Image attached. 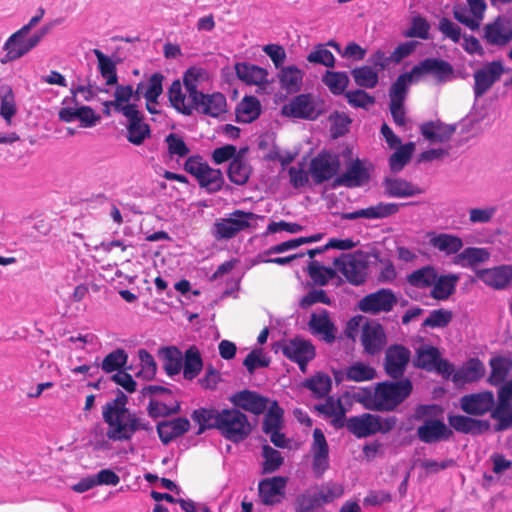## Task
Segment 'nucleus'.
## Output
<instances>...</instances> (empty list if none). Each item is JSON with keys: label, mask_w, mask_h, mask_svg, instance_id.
I'll return each mask as SVG.
<instances>
[{"label": "nucleus", "mask_w": 512, "mask_h": 512, "mask_svg": "<svg viewBox=\"0 0 512 512\" xmlns=\"http://www.w3.org/2000/svg\"><path fill=\"white\" fill-rule=\"evenodd\" d=\"M315 410L325 418H330V423L335 429L345 426L346 409L340 398L328 396L324 403L315 406Z\"/></svg>", "instance_id": "28"}, {"label": "nucleus", "mask_w": 512, "mask_h": 512, "mask_svg": "<svg viewBox=\"0 0 512 512\" xmlns=\"http://www.w3.org/2000/svg\"><path fill=\"white\" fill-rule=\"evenodd\" d=\"M308 326L313 335L320 336L326 343H333L335 341L336 328L327 310L322 309L317 313H312Z\"/></svg>", "instance_id": "26"}, {"label": "nucleus", "mask_w": 512, "mask_h": 512, "mask_svg": "<svg viewBox=\"0 0 512 512\" xmlns=\"http://www.w3.org/2000/svg\"><path fill=\"white\" fill-rule=\"evenodd\" d=\"M128 360V354L124 349H116L105 356L101 368L106 373H112L123 368Z\"/></svg>", "instance_id": "62"}, {"label": "nucleus", "mask_w": 512, "mask_h": 512, "mask_svg": "<svg viewBox=\"0 0 512 512\" xmlns=\"http://www.w3.org/2000/svg\"><path fill=\"white\" fill-rule=\"evenodd\" d=\"M503 73L504 67L501 61L488 62L476 70L473 74L475 97L480 98L486 94L500 80Z\"/></svg>", "instance_id": "14"}, {"label": "nucleus", "mask_w": 512, "mask_h": 512, "mask_svg": "<svg viewBox=\"0 0 512 512\" xmlns=\"http://www.w3.org/2000/svg\"><path fill=\"white\" fill-rule=\"evenodd\" d=\"M457 258L458 262H462L463 266H474L488 261L490 253L484 248L468 247L459 253Z\"/></svg>", "instance_id": "59"}, {"label": "nucleus", "mask_w": 512, "mask_h": 512, "mask_svg": "<svg viewBox=\"0 0 512 512\" xmlns=\"http://www.w3.org/2000/svg\"><path fill=\"white\" fill-rule=\"evenodd\" d=\"M484 38L494 46H505L512 39V20L505 16L497 17L484 28Z\"/></svg>", "instance_id": "20"}, {"label": "nucleus", "mask_w": 512, "mask_h": 512, "mask_svg": "<svg viewBox=\"0 0 512 512\" xmlns=\"http://www.w3.org/2000/svg\"><path fill=\"white\" fill-rule=\"evenodd\" d=\"M319 507H321V505L313 488L298 495L294 503L296 512H315Z\"/></svg>", "instance_id": "64"}, {"label": "nucleus", "mask_w": 512, "mask_h": 512, "mask_svg": "<svg viewBox=\"0 0 512 512\" xmlns=\"http://www.w3.org/2000/svg\"><path fill=\"white\" fill-rule=\"evenodd\" d=\"M281 111L286 117L315 120L324 112V108L322 101L308 93L293 97L283 105Z\"/></svg>", "instance_id": "5"}, {"label": "nucleus", "mask_w": 512, "mask_h": 512, "mask_svg": "<svg viewBox=\"0 0 512 512\" xmlns=\"http://www.w3.org/2000/svg\"><path fill=\"white\" fill-rule=\"evenodd\" d=\"M191 417L199 425L198 435L207 429H217L225 439L238 443L245 440L252 431L247 416L236 408H199L193 411Z\"/></svg>", "instance_id": "1"}, {"label": "nucleus", "mask_w": 512, "mask_h": 512, "mask_svg": "<svg viewBox=\"0 0 512 512\" xmlns=\"http://www.w3.org/2000/svg\"><path fill=\"white\" fill-rule=\"evenodd\" d=\"M345 379L354 382L370 381L376 378L377 371L374 367L361 361H356L346 367Z\"/></svg>", "instance_id": "45"}, {"label": "nucleus", "mask_w": 512, "mask_h": 512, "mask_svg": "<svg viewBox=\"0 0 512 512\" xmlns=\"http://www.w3.org/2000/svg\"><path fill=\"white\" fill-rule=\"evenodd\" d=\"M495 397L492 391L471 393L460 398V408L468 415L482 416L492 412Z\"/></svg>", "instance_id": "17"}, {"label": "nucleus", "mask_w": 512, "mask_h": 512, "mask_svg": "<svg viewBox=\"0 0 512 512\" xmlns=\"http://www.w3.org/2000/svg\"><path fill=\"white\" fill-rule=\"evenodd\" d=\"M413 82H418L412 74V71L403 73L398 76L395 82L391 85L389 90L390 102H403L405 101L408 86Z\"/></svg>", "instance_id": "48"}, {"label": "nucleus", "mask_w": 512, "mask_h": 512, "mask_svg": "<svg viewBox=\"0 0 512 512\" xmlns=\"http://www.w3.org/2000/svg\"><path fill=\"white\" fill-rule=\"evenodd\" d=\"M412 391L413 384L408 378L384 381L378 383L374 392H369L362 402L368 410L391 412L402 404L411 395Z\"/></svg>", "instance_id": "3"}, {"label": "nucleus", "mask_w": 512, "mask_h": 512, "mask_svg": "<svg viewBox=\"0 0 512 512\" xmlns=\"http://www.w3.org/2000/svg\"><path fill=\"white\" fill-rule=\"evenodd\" d=\"M491 418L496 421L495 431H504L512 427V380L499 388Z\"/></svg>", "instance_id": "10"}, {"label": "nucleus", "mask_w": 512, "mask_h": 512, "mask_svg": "<svg viewBox=\"0 0 512 512\" xmlns=\"http://www.w3.org/2000/svg\"><path fill=\"white\" fill-rule=\"evenodd\" d=\"M312 471L316 478H321L329 468V448L324 433L316 428L313 431Z\"/></svg>", "instance_id": "22"}, {"label": "nucleus", "mask_w": 512, "mask_h": 512, "mask_svg": "<svg viewBox=\"0 0 512 512\" xmlns=\"http://www.w3.org/2000/svg\"><path fill=\"white\" fill-rule=\"evenodd\" d=\"M340 169V160L338 156L329 152H320L311 159L309 165V174L316 185H320L334 178Z\"/></svg>", "instance_id": "12"}, {"label": "nucleus", "mask_w": 512, "mask_h": 512, "mask_svg": "<svg viewBox=\"0 0 512 512\" xmlns=\"http://www.w3.org/2000/svg\"><path fill=\"white\" fill-rule=\"evenodd\" d=\"M134 90L131 85H116L114 100L104 102V107H112L115 112L122 115H131L137 111V105L129 103L133 99Z\"/></svg>", "instance_id": "29"}, {"label": "nucleus", "mask_w": 512, "mask_h": 512, "mask_svg": "<svg viewBox=\"0 0 512 512\" xmlns=\"http://www.w3.org/2000/svg\"><path fill=\"white\" fill-rule=\"evenodd\" d=\"M235 72L237 77L247 84L260 85L268 83L267 70L259 66L247 63H237L235 65Z\"/></svg>", "instance_id": "38"}, {"label": "nucleus", "mask_w": 512, "mask_h": 512, "mask_svg": "<svg viewBox=\"0 0 512 512\" xmlns=\"http://www.w3.org/2000/svg\"><path fill=\"white\" fill-rule=\"evenodd\" d=\"M386 333L382 325L376 321H366L361 328V344L364 352L374 356L386 345Z\"/></svg>", "instance_id": "16"}, {"label": "nucleus", "mask_w": 512, "mask_h": 512, "mask_svg": "<svg viewBox=\"0 0 512 512\" xmlns=\"http://www.w3.org/2000/svg\"><path fill=\"white\" fill-rule=\"evenodd\" d=\"M368 179L369 173L367 169L363 166V163L357 159L347 167V170L342 175L334 178L332 187H360L368 181Z\"/></svg>", "instance_id": "25"}, {"label": "nucleus", "mask_w": 512, "mask_h": 512, "mask_svg": "<svg viewBox=\"0 0 512 512\" xmlns=\"http://www.w3.org/2000/svg\"><path fill=\"white\" fill-rule=\"evenodd\" d=\"M409 203H384L379 202L374 206H370L364 209H359L354 212H346L341 214L343 220H355L358 218L365 219H383L391 215L396 214L399 211L400 206L408 205Z\"/></svg>", "instance_id": "23"}, {"label": "nucleus", "mask_w": 512, "mask_h": 512, "mask_svg": "<svg viewBox=\"0 0 512 512\" xmlns=\"http://www.w3.org/2000/svg\"><path fill=\"white\" fill-rule=\"evenodd\" d=\"M274 349L276 352L280 349L286 358L297 363L303 373L306 372L307 364L315 357V347L310 341L301 338L280 342Z\"/></svg>", "instance_id": "9"}, {"label": "nucleus", "mask_w": 512, "mask_h": 512, "mask_svg": "<svg viewBox=\"0 0 512 512\" xmlns=\"http://www.w3.org/2000/svg\"><path fill=\"white\" fill-rule=\"evenodd\" d=\"M193 110L209 115L211 117H218L226 112V98L221 93L204 94L201 93L197 96L196 101H192Z\"/></svg>", "instance_id": "27"}, {"label": "nucleus", "mask_w": 512, "mask_h": 512, "mask_svg": "<svg viewBox=\"0 0 512 512\" xmlns=\"http://www.w3.org/2000/svg\"><path fill=\"white\" fill-rule=\"evenodd\" d=\"M253 212L235 210L230 218L217 221L213 227V235L217 240L231 239L239 232L250 227V221L258 219Z\"/></svg>", "instance_id": "7"}, {"label": "nucleus", "mask_w": 512, "mask_h": 512, "mask_svg": "<svg viewBox=\"0 0 512 512\" xmlns=\"http://www.w3.org/2000/svg\"><path fill=\"white\" fill-rule=\"evenodd\" d=\"M320 505H325L340 498L344 494V488L338 483L327 482L320 486L313 487Z\"/></svg>", "instance_id": "54"}, {"label": "nucleus", "mask_w": 512, "mask_h": 512, "mask_svg": "<svg viewBox=\"0 0 512 512\" xmlns=\"http://www.w3.org/2000/svg\"><path fill=\"white\" fill-rule=\"evenodd\" d=\"M203 368V360L196 346L189 347L183 355V376L186 380L195 379Z\"/></svg>", "instance_id": "41"}, {"label": "nucleus", "mask_w": 512, "mask_h": 512, "mask_svg": "<svg viewBox=\"0 0 512 512\" xmlns=\"http://www.w3.org/2000/svg\"><path fill=\"white\" fill-rule=\"evenodd\" d=\"M334 266L343 274L347 281L353 285H361L367 276V261L363 252L357 251L342 254L333 262Z\"/></svg>", "instance_id": "6"}, {"label": "nucleus", "mask_w": 512, "mask_h": 512, "mask_svg": "<svg viewBox=\"0 0 512 512\" xmlns=\"http://www.w3.org/2000/svg\"><path fill=\"white\" fill-rule=\"evenodd\" d=\"M416 368L428 372L436 371L439 374L449 376L453 372V366L440 357L439 350L430 345H423L416 350L413 361Z\"/></svg>", "instance_id": "11"}, {"label": "nucleus", "mask_w": 512, "mask_h": 512, "mask_svg": "<svg viewBox=\"0 0 512 512\" xmlns=\"http://www.w3.org/2000/svg\"><path fill=\"white\" fill-rule=\"evenodd\" d=\"M437 271L433 266H425L413 271L407 276V281L411 286L417 288L431 287L435 282Z\"/></svg>", "instance_id": "51"}, {"label": "nucleus", "mask_w": 512, "mask_h": 512, "mask_svg": "<svg viewBox=\"0 0 512 512\" xmlns=\"http://www.w3.org/2000/svg\"><path fill=\"white\" fill-rule=\"evenodd\" d=\"M454 125L444 124L441 121H429L420 126L422 136L430 142H446L455 133Z\"/></svg>", "instance_id": "34"}, {"label": "nucleus", "mask_w": 512, "mask_h": 512, "mask_svg": "<svg viewBox=\"0 0 512 512\" xmlns=\"http://www.w3.org/2000/svg\"><path fill=\"white\" fill-rule=\"evenodd\" d=\"M485 368L479 359H471L454 375L455 381L474 382L483 377Z\"/></svg>", "instance_id": "52"}, {"label": "nucleus", "mask_w": 512, "mask_h": 512, "mask_svg": "<svg viewBox=\"0 0 512 512\" xmlns=\"http://www.w3.org/2000/svg\"><path fill=\"white\" fill-rule=\"evenodd\" d=\"M251 174V168L244 159L237 155L230 162L228 168V177L230 181L236 185H244L247 183Z\"/></svg>", "instance_id": "49"}, {"label": "nucleus", "mask_w": 512, "mask_h": 512, "mask_svg": "<svg viewBox=\"0 0 512 512\" xmlns=\"http://www.w3.org/2000/svg\"><path fill=\"white\" fill-rule=\"evenodd\" d=\"M459 277L455 274L436 276L435 282L432 284L431 297L436 300H447L456 289Z\"/></svg>", "instance_id": "40"}, {"label": "nucleus", "mask_w": 512, "mask_h": 512, "mask_svg": "<svg viewBox=\"0 0 512 512\" xmlns=\"http://www.w3.org/2000/svg\"><path fill=\"white\" fill-rule=\"evenodd\" d=\"M491 373L488 382L492 386H502L507 383V378L512 370V360L507 357L497 356L490 359Z\"/></svg>", "instance_id": "37"}, {"label": "nucleus", "mask_w": 512, "mask_h": 512, "mask_svg": "<svg viewBox=\"0 0 512 512\" xmlns=\"http://www.w3.org/2000/svg\"><path fill=\"white\" fill-rule=\"evenodd\" d=\"M411 359L410 350L401 345L393 344L385 351L384 370L392 379H403V375Z\"/></svg>", "instance_id": "13"}, {"label": "nucleus", "mask_w": 512, "mask_h": 512, "mask_svg": "<svg viewBox=\"0 0 512 512\" xmlns=\"http://www.w3.org/2000/svg\"><path fill=\"white\" fill-rule=\"evenodd\" d=\"M268 411L264 417L262 430L269 433L271 430H280L283 418V409L278 405L277 401H270Z\"/></svg>", "instance_id": "55"}, {"label": "nucleus", "mask_w": 512, "mask_h": 512, "mask_svg": "<svg viewBox=\"0 0 512 512\" xmlns=\"http://www.w3.org/2000/svg\"><path fill=\"white\" fill-rule=\"evenodd\" d=\"M411 71L417 81L431 76L436 84H444L455 77L453 66L440 58H426L414 65Z\"/></svg>", "instance_id": "8"}, {"label": "nucleus", "mask_w": 512, "mask_h": 512, "mask_svg": "<svg viewBox=\"0 0 512 512\" xmlns=\"http://www.w3.org/2000/svg\"><path fill=\"white\" fill-rule=\"evenodd\" d=\"M448 421L454 430L464 434L479 435L490 428V423L487 420H480L464 415L449 416Z\"/></svg>", "instance_id": "31"}, {"label": "nucleus", "mask_w": 512, "mask_h": 512, "mask_svg": "<svg viewBox=\"0 0 512 512\" xmlns=\"http://www.w3.org/2000/svg\"><path fill=\"white\" fill-rule=\"evenodd\" d=\"M308 274L315 284L324 286L335 277L336 272L332 268L324 267L318 261H311L308 265Z\"/></svg>", "instance_id": "63"}, {"label": "nucleus", "mask_w": 512, "mask_h": 512, "mask_svg": "<svg viewBox=\"0 0 512 512\" xmlns=\"http://www.w3.org/2000/svg\"><path fill=\"white\" fill-rule=\"evenodd\" d=\"M190 428V422L187 418H176L171 421H163L158 423L157 432L160 440L164 444H168L173 439L182 436Z\"/></svg>", "instance_id": "35"}, {"label": "nucleus", "mask_w": 512, "mask_h": 512, "mask_svg": "<svg viewBox=\"0 0 512 512\" xmlns=\"http://www.w3.org/2000/svg\"><path fill=\"white\" fill-rule=\"evenodd\" d=\"M303 72L296 66L282 67L279 72L281 87L288 92H298L301 89Z\"/></svg>", "instance_id": "44"}, {"label": "nucleus", "mask_w": 512, "mask_h": 512, "mask_svg": "<svg viewBox=\"0 0 512 512\" xmlns=\"http://www.w3.org/2000/svg\"><path fill=\"white\" fill-rule=\"evenodd\" d=\"M237 113L243 122L253 121L260 114V102L253 96L245 97L238 105Z\"/></svg>", "instance_id": "60"}, {"label": "nucleus", "mask_w": 512, "mask_h": 512, "mask_svg": "<svg viewBox=\"0 0 512 512\" xmlns=\"http://www.w3.org/2000/svg\"><path fill=\"white\" fill-rule=\"evenodd\" d=\"M303 387L309 389L315 398L326 397L332 388L331 378L322 372L317 373L303 382Z\"/></svg>", "instance_id": "46"}, {"label": "nucleus", "mask_w": 512, "mask_h": 512, "mask_svg": "<svg viewBox=\"0 0 512 512\" xmlns=\"http://www.w3.org/2000/svg\"><path fill=\"white\" fill-rule=\"evenodd\" d=\"M127 118V139L134 145H141L145 139L150 137V127L143 121V115L139 110L131 115H125Z\"/></svg>", "instance_id": "33"}, {"label": "nucleus", "mask_w": 512, "mask_h": 512, "mask_svg": "<svg viewBox=\"0 0 512 512\" xmlns=\"http://www.w3.org/2000/svg\"><path fill=\"white\" fill-rule=\"evenodd\" d=\"M168 97L171 105L179 112L185 115H191L193 103L190 102V94L183 93L182 84L179 80L172 82L168 89Z\"/></svg>", "instance_id": "39"}, {"label": "nucleus", "mask_w": 512, "mask_h": 512, "mask_svg": "<svg viewBox=\"0 0 512 512\" xmlns=\"http://www.w3.org/2000/svg\"><path fill=\"white\" fill-rule=\"evenodd\" d=\"M355 83L364 88H374L379 80L378 72L371 66H362L351 71Z\"/></svg>", "instance_id": "56"}, {"label": "nucleus", "mask_w": 512, "mask_h": 512, "mask_svg": "<svg viewBox=\"0 0 512 512\" xmlns=\"http://www.w3.org/2000/svg\"><path fill=\"white\" fill-rule=\"evenodd\" d=\"M98 60V68L107 85H115L118 82L116 64L99 49L93 50Z\"/></svg>", "instance_id": "53"}, {"label": "nucleus", "mask_w": 512, "mask_h": 512, "mask_svg": "<svg viewBox=\"0 0 512 512\" xmlns=\"http://www.w3.org/2000/svg\"><path fill=\"white\" fill-rule=\"evenodd\" d=\"M322 81L334 95H340L347 88L349 77L346 72L326 71Z\"/></svg>", "instance_id": "57"}, {"label": "nucleus", "mask_w": 512, "mask_h": 512, "mask_svg": "<svg viewBox=\"0 0 512 512\" xmlns=\"http://www.w3.org/2000/svg\"><path fill=\"white\" fill-rule=\"evenodd\" d=\"M397 304V298L392 290L382 288L376 292L363 297L358 304L362 312L378 314L381 312H390Z\"/></svg>", "instance_id": "15"}, {"label": "nucleus", "mask_w": 512, "mask_h": 512, "mask_svg": "<svg viewBox=\"0 0 512 512\" xmlns=\"http://www.w3.org/2000/svg\"><path fill=\"white\" fill-rule=\"evenodd\" d=\"M28 34L29 32L20 28L6 40L3 46V50L6 54L1 59L2 64L17 60L34 49Z\"/></svg>", "instance_id": "18"}, {"label": "nucleus", "mask_w": 512, "mask_h": 512, "mask_svg": "<svg viewBox=\"0 0 512 512\" xmlns=\"http://www.w3.org/2000/svg\"><path fill=\"white\" fill-rule=\"evenodd\" d=\"M16 113L17 105L14 91L10 85L2 84L0 86V116L10 125Z\"/></svg>", "instance_id": "42"}, {"label": "nucleus", "mask_w": 512, "mask_h": 512, "mask_svg": "<svg viewBox=\"0 0 512 512\" xmlns=\"http://www.w3.org/2000/svg\"><path fill=\"white\" fill-rule=\"evenodd\" d=\"M476 276L487 286L496 290H501L506 288L512 281V266L501 265L493 268L481 269L476 272Z\"/></svg>", "instance_id": "24"}, {"label": "nucleus", "mask_w": 512, "mask_h": 512, "mask_svg": "<svg viewBox=\"0 0 512 512\" xmlns=\"http://www.w3.org/2000/svg\"><path fill=\"white\" fill-rule=\"evenodd\" d=\"M200 187L205 188L209 193H215L221 190L224 184V177L219 169H213L209 165L203 170V173L197 178Z\"/></svg>", "instance_id": "47"}, {"label": "nucleus", "mask_w": 512, "mask_h": 512, "mask_svg": "<svg viewBox=\"0 0 512 512\" xmlns=\"http://www.w3.org/2000/svg\"><path fill=\"white\" fill-rule=\"evenodd\" d=\"M428 237L429 245L445 255L458 253L464 245L460 237L448 233H430Z\"/></svg>", "instance_id": "36"}, {"label": "nucleus", "mask_w": 512, "mask_h": 512, "mask_svg": "<svg viewBox=\"0 0 512 512\" xmlns=\"http://www.w3.org/2000/svg\"><path fill=\"white\" fill-rule=\"evenodd\" d=\"M444 410L437 404H421L415 408L414 419L422 421L417 427L416 436L425 444L448 441L453 431L440 419Z\"/></svg>", "instance_id": "4"}, {"label": "nucleus", "mask_w": 512, "mask_h": 512, "mask_svg": "<svg viewBox=\"0 0 512 512\" xmlns=\"http://www.w3.org/2000/svg\"><path fill=\"white\" fill-rule=\"evenodd\" d=\"M286 484L287 478L283 476L261 480L258 485L261 502L266 506L279 504L284 497Z\"/></svg>", "instance_id": "19"}, {"label": "nucleus", "mask_w": 512, "mask_h": 512, "mask_svg": "<svg viewBox=\"0 0 512 512\" xmlns=\"http://www.w3.org/2000/svg\"><path fill=\"white\" fill-rule=\"evenodd\" d=\"M160 356L163 368L168 375L173 376L180 373L183 366V354L178 348L174 346L162 348Z\"/></svg>", "instance_id": "43"}, {"label": "nucleus", "mask_w": 512, "mask_h": 512, "mask_svg": "<svg viewBox=\"0 0 512 512\" xmlns=\"http://www.w3.org/2000/svg\"><path fill=\"white\" fill-rule=\"evenodd\" d=\"M204 70L201 68L192 67L188 69L183 77V84L186 90V93L190 94V102L196 101L197 96L202 92L198 91V83L204 77Z\"/></svg>", "instance_id": "58"}, {"label": "nucleus", "mask_w": 512, "mask_h": 512, "mask_svg": "<svg viewBox=\"0 0 512 512\" xmlns=\"http://www.w3.org/2000/svg\"><path fill=\"white\" fill-rule=\"evenodd\" d=\"M414 151V144L408 143L400 146L389 159V165L393 172H400L410 161Z\"/></svg>", "instance_id": "61"}, {"label": "nucleus", "mask_w": 512, "mask_h": 512, "mask_svg": "<svg viewBox=\"0 0 512 512\" xmlns=\"http://www.w3.org/2000/svg\"><path fill=\"white\" fill-rule=\"evenodd\" d=\"M376 414L363 413L346 418L347 430L357 438H366L375 435Z\"/></svg>", "instance_id": "30"}, {"label": "nucleus", "mask_w": 512, "mask_h": 512, "mask_svg": "<svg viewBox=\"0 0 512 512\" xmlns=\"http://www.w3.org/2000/svg\"><path fill=\"white\" fill-rule=\"evenodd\" d=\"M385 194L389 197L406 198L423 193V190L403 178H385L383 181Z\"/></svg>", "instance_id": "32"}, {"label": "nucleus", "mask_w": 512, "mask_h": 512, "mask_svg": "<svg viewBox=\"0 0 512 512\" xmlns=\"http://www.w3.org/2000/svg\"><path fill=\"white\" fill-rule=\"evenodd\" d=\"M128 397L118 390L116 398L103 406V420L108 424L107 437L112 441L130 440L137 431H151L149 421L126 408Z\"/></svg>", "instance_id": "2"}, {"label": "nucleus", "mask_w": 512, "mask_h": 512, "mask_svg": "<svg viewBox=\"0 0 512 512\" xmlns=\"http://www.w3.org/2000/svg\"><path fill=\"white\" fill-rule=\"evenodd\" d=\"M230 402L235 407L260 415L267 409L270 400L255 391L245 389L233 394L230 397Z\"/></svg>", "instance_id": "21"}, {"label": "nucleus", "mask_w": 512, "mask_h": 512, "mask_svg": "<svg viewBox=\"0 0 512 512\" xmlns=\"http://www.w3.org/2000/svg\"><path fill=\"white\" fill-rule=\"evenodd\" d=\"M261 456L263 458L262 474L274 473L278 471L284 463V458L281 453L268 444L262 446Z\"/></svg>", "instance_id": "50"}]
</instances>
